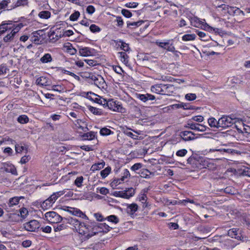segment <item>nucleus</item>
<instances>
[{"label":"nucleus","mask_w":250,"mask_h":250,"mask_svg":"<svg viewBox=\"0 0 250 250\" xmlns=\"http://www.w3.org/2000/svg\"><path fill=\"white\" fill-rule=\"evenodd\" d=\"M156 90V92L162 95H170L174 90V87L172 84H159L155 85L153 87Z\"/></svg>","instance_id":"1"},{"label":"nucleus","mask_w":250,"mask_h":250,"mask_svg":"<svg viewBox=\"0 0 250 250\" xmlns=\"http://www.w3.org/2000/svg\"><path fill=\"white\" fill-rule=\"evenodd\" d=\"M9 26H13L12 28V31L10 33L7 34L4 37L3 40L5 42H10L13 41L16 35V34L20 31V30L23 26L22 23L18 24H15L12 22V24L9 25Z\"/></svg>","instance_id":"2"},{"label":"nucleus","mask_w":250,"mask_h":250,"mask_svg":"<svg viewBox=\"0 0 250 250\" xmlns=\"http://www.w3.org/2000/svg\"><path fill=\"white\" fill-rule=\"evenodd\" d=\"M237 118H232L229 116H223L219 119V124L220 127L227 128L235 124Z\"/></svg>","instance_id":"3"},{"label":"nucleus","mask_w":250,"mask_h":250,"mask_svg":"<svg viewBox=\"0 0 250 250\" xmlns=\"http://www.w3.org/2000/svg\"><path fill=\"white\" fill-rule=\"evenodd\" d=\"M95 228L96 227H95V225H94L92 226L87 225L86 227L84 229V233L81 234V235H84V236L81 238L82 243L84 242L98 233L97 231H95Z\"/></svg>","instance_id":"4"},{"label":"nucleus","mask_w":250,"mask_h":250,"mask_svg":"<svg viewBox=\"0 0 250 250\" xmlns=\"http://www.w3.org/2000/svg\"><path fill=\"white\" fill-rule=\"evenodd\" d=\"M45 218L50 223L57 224L61 221H63L62 218L60 215L56 212L52 211L46 212L45 215Z\"/></svg>","instance_id":"5"},{"label":"nucleus","mask_w":250,"mask_h":250,"mask_svg":"<svg viewBox=\"0 0 250 250\" xmlns=\"http://www.w3.org/2000/svg\"><path fill=\"white\" fill-rule=\"evenodd\" d=\"M196 165L199 168H211L213 164L210 162V160L207 158H199L196 161Z\"/></svg>","instance_id":"6"},{"label":"nucleus","mask_w":250,"mask_h":250,"mask_svg":"<svg viewBox=\"0 0 250 250\" xmlns=\"http://www.w3.org/2000/svg\"><path fill=\"white\" fill-rule=\"evenodd\" d=\"M39 222L36 220H32L23 224L25 229L28 231H35L40 228Z\"/></svg>","instance_id":"7"},{"label":"nucleus","mask_w":250,"mask_h":250,"mask_svg":"<svg viewBox=\"0 0 250 250\" xmlns=\"http://www.w3.org/2000/svg\"><path fill=\"white\" fill-rule=\"evenodd\" d=\"M155 43L159 47L163 49H166L168 51L175 52L176 53L178 52L177 51L175 50V48L174 46L172 45V44L170 43L169 42H161L160 41H157L155 42Z\"/></svg>","instance_id":"8"},{"label":"nucleus","mask_w":250,"mask_h":250,"mask_svg":"<svg viewBox=\"0 0 250 250\" xmlns=\"http://www.w3.org/2000/svg\"><path fill=\"white\" fill-rule=\"evenodd\" d=\"M63 222H66L67 223H69L71 225H72L74 228L73 229H75L76 231H77L80 225L81 224V222L78 220L76 218H73L72 217L69 218H63Z\"/></svg>","instance_id":"9"},{"label":"nucleus","mask_w":250,"mask_h":250,"mask_svg":"<svg viewBox=\"0 0 250 250\" xmlns=\"http://www.w3.org/2000/svg\"><path fill=\"white\" fill-rule=\"evenodd\" d=\"M180 136L185 141L193 140L196 138L195 134L188 131H181L180 133Z\"/></svg>","instance_id":"10"},{"label":"nucleus","mask_w":250,"mask_h":250,"mask_svg":"<svg viewBox=\"0 0 250 250\" xmlns=\"http://www.w3.org/2000/svg\"><path fill=\"white\" fill-rule=\"evenodd\" d=\"M192 130H196L201 132H204L206 130L207 126L202 125L191 123V122L188 123V126Z\"/></svg>","instance_id":"11"},{"label":"nucleus","mask_w":250,"mask_h":250,"mask_svg":"<svg viewBox=\"0 0 250 250\" xmlns=\"http://www.w3.org/2000/svg\"><path fill=\"white\" fill-rule=\"evenodd\" d=\"M89 78L94 81V84L99 87L105 83V81L101 76L99 75L96 76L92 74L90 75Z\"/></svg>","instance_id":"12"},{"label":"nucleus","mask_w":250,"mask_h":250,"mask_svg":"<svg viewBox=\"0 0 250 250\" xmlns=\"http://www.w3.org/2000/svg\"><path fill=\"white\" fill-rule=\"evenodd\" d=\"M95 231L98 232H107L112 229L108 225L105 223H98L97 226H95Z\"/></svg>","instance_id":"13"},{"label":"nucleus","mask_w":250,"mask_h":250,"mask_svg":"<svg viewBox=\"0 0 250 250\" xmlns=\"http://www.w3.org/2000/svg\"><path fill=\"white\" fill-rule=\"evenodd\" d=\"M191 25L198 28H202L206 24L204 21H200L197 17H192L190 19Z\"/></svg>","instance_id":"14"},{"label":"nucleus","mask_w":250,"mask_h":250,"mask_svg":"<svg viewBox=\"0 0 250 250\" xmlns=\"http://www.w3.org/2000/svg\"><path fill=\"white\" fill-rule=\"evenodd\" d=\"M2 169L6 172L11 173L13 175H17V172L15 166L12 164H4Z\"/></svg>","instance_id":"15"},{"label":"nucleus","mask_w":250,"mask_h":250,"mask_svg":"<svg viewBox=\"0 0 250 250\" xmlns=\"http://www.w3.org/2000/svg\"><path fill=\"white\" fill-rule=\"evenodd\" d=\"M137 98L139 99L140 100L144 102H146L148 101H152L155 99L154 96L150 94H139L137 95Z\"/></svg>","instance_id":"16"},{"label":"nucleus","mask_w":250,"mask_h":250,"mask_svg":"<svg viewBox=\"0 0 250 250\" xmlns=\"http://www.w3.org/2000/svg\"><path fill=\"white\" fill-rule=\"evenodd\" d=\"M24 198L23 197H14L9 199L8 202L7 203V205H6V208L8 209V207L11 208L14 207V206L17 205L20 201V199Z\"/></svg>","instance_id":"17"},{"label":"nucleus","mask_w":250,"mask_h":250,"mask_svg":"<svg viewBox=\"0 0 250 250\" xmlns=\"http://www.w3.org/2000/svg\"><path fill=\"white\" fill-rule=\"evenodd\" d=\"M148 189L147 188L143 189L141 192V194L139 196V200L141 201L143 203H144L143 205L144 207H146L147 206V203L146 202V193L148 192Z\"/></svg>","instance_id":"18"},{"label":"nucleus","mask_w":250,"mask_h":250,"mask_svg":"<svg viewBox=\"0 0 250 250\" xmlns=\"http://www.w3.org/2000/svg\"><path fill=\"white\" fill-rule=\"evenodd\" d=\"M138 206L135 203H132L127 206L126 212L130 216H133L135 212L138 210Z\"/></svg>","instance_id":"19"},{"label":"nucleus","mask_w":250,"mask_h":250,"mask_svg":"<svg viewBox=\"0 0 250 250\" xmlns=\"http://www.w3.org/2000/svg\"><path fill=\"white\" fill-rule=\"evenodd\" d=\"M90 94H93L95 96H97V97L95 98L94 99L92 98H90L89 99L93 101L94 102L98 103L100 104L103 105L104 107L105 106L107 101L104 98L98 96L97 95L95 94L94 93L90 92Z\"/></svg>","instance_id":"20"},{"label":"nucleus","mask_w":250,"mask_h":250,"mask_svg":"<svg viewBox=\"0 0 250 250\" xmlns=\"http://www.w3.org/2000/svg\"><path fill=\"white\" fill-rule=\"evenodd\" d=\"M121 193L122 194L121 195L122 198L129 199L133 196L135 193V190L133 188H130L123 191V193Z\"/></svg>","instance_id":"21"},{"label":"nucleus","mask_w":250,"mask_h":250,"mask_svg":"<svg viewBox=\"0 0 250 250\" xmlns=\"http://www.w3.org/2000/svg\"><path fill=\"white\" fill-rule=\"evenodd\" d=\"M79 53L83 56H91L93 54V50L89 47H83L79 49Z\"/></svg>","instance_id":"22"},{"label":"nucleus","mask_w":250,"mask_h":250,"mask_svg":"<svg viewBox=\"0 0 250 250\" xmlns=\"http://www.w3.org/2000/svg\"><path fill=\"white\" fill-rule=\"evenodd\" d=\"M12 24V21H9L8 23H2L0 25V35L4 33L8 30H11L13 26H9V25Z\"/></svg>","instance_id":"23"},{"label":"nucleus","mask_w":250,"mask_h":250,"mask_svg":"<svg viewBox=\"0 0 250 250\" xmlns=\"http://www.w3.org/2000/svg\"><path fill=\"white\" fill-rule=\"evenodd\" d=\"M238 229L236 228H233L230 229L228 231V235L231 238H234L237 239H240V236L238 233Z\"/></svg>","instance_id":"24"},{"label":"nucleus","mask_w":250,"mask_h":250,"mask_svg":"<svg viewBox=\"0 0 250 250\" xmlns=\"http://www.w3.org/2000/svg\"><path fill=\"white\" fill-rule=\"evenodd\" d=\"M172 107L175 108H183L184 109H193L191 106H190L188 104H185L184 103H181L180 104H173Z\"/></svg>","instance_id":"25"},{"label":"nucleus","mask_w":250,"mask_h":250,"mask_svg":"<svg viewBox=\"0 0 250 250\" xmlns=\"http://www.w3.org/2000/svg\"><path fill=\"white\" fill-rule=\"evenodd\" d=\"M96 136V133L93 131H90L86 133H84L82 135L83 140H93Z\"/></svg>","instance_id":"26"},{"label":"nucleus","mask_w":250,"mask_h":250,"mask_svg":"<svg viewBox=\"0 0 250 250\" xmlns=\"http://www.w3.org/2000/svg\"><path fill=\"white\" fill-rule=\"evenodd\" d=\"M117 101H115L113 99H109L107 101L105 107H108L109 109L115 111V108L117 107Z\"/></svg>","instance_id":"27"},{"label":"nucleus","mask_w":250,"mask_h":250,"mask_svg":"<svg viewBox=\"0 0 250 250\" xmlns=\"http://www.w3.org/2000/svg\"><path fill=\"white\" fill-rule=\"evenodd\" d=\"M15 150L17 153H21L22 151L24 150L25 151V152L27 153L28 151V146L24 144H17L15 145Z\"/></svg>","instance_id":"28"},{"label":"nucleus","mask_w":250,"mask_h":250,"mask_svg":"<svg viewBox=\"0 0 250 250\" xmlns=\"http://www.w3.org/2000/svg\"><path fill=\"white\" fill-rule=\"evenodd\" d=\"M208 123L209 125L211 127L219 128L220 125L219 123V120L216 121L214 118H210L208 120Z\"/></svg>","instance_id":"29"},{"label":"nucleus","mask_w":250,"mask_h":250,"mask_svg":"<svg viewBox=\"0 0 250 250\" xmlns=\"http://www.w3.org/2000/svg\"><path fill=\"white\" fill-rule=\"evenodd\" d=\"M104 165L105 163L104 161L101 163H98L97 164H94L91 166L90 170L92 171L98 170L103 168Z\"/></svg>","instance_id":"30"},{"label":"nucleus","mask_w":250,"mask_h":250,"mask_svg":"<svg viewBox=\"0 0 250 250\" xmlns=\"http://www.w3.org/2000/svg\"><path fill=\"white\" fill-rule=\"evenodd\" d=\"M52 61L51 55L49 53L45 54L41 59L40 61L42 63L50 62Z\"/></svg>","instance_id":"31"},{"label":"nucleus","mask_w":250,"mask_h":250,"mask_svg":"<svg viewBox=\"0 0 250 250\" xmlns=\"http://www.w3.org/2000/svg\"><path fill=\"white\" fill-rule=\"evenodd\" d=\"M17 121L21 124H24L29 122V118L26 115H21L18 117Z\"/></svg>","instance_id":"32"},{"label":"nucleus","mask_w":250,"mask_h":250,"mask_svg":"<svg viewBox=\"0 0 250 250\" xmlns=\"http://www.w3.org/2000/svg\"><path fill=\"white\" fill-rule=\"evenodd\" d=\"M36 83L39 85H47V80L46 77H41L37 79Z\"/></svg>","instance_id":"33"},{"label":"nucleus","mask_w":250,"mask_h":250,"mask_svg":"<svg viewBox=\"0 0 250 250\" xmlns=\"http://www.w3.org/2000/svg\"><path fill=\"white\" fill-rule=\"evenodd\" d=\"M58 198V196H57L56 194L53 193L46 200V203L49 202V207H50L53 203H55Z\"/></svg>","instance_id":"34"},{"label":"nucleus","mask_w":250,"mask_h":250,"mask_svg":"<svg viewBox=\"0 0 250 250\" xmlns=\"http://www.w3.org/2000/svg\"><path fill=\"white\" fill-rule=\"evenodd\" d=\"M38 16L42 19H47L50 17L51 13L48 11H42L39 13Z\"/></svg>","instance_id":"35"},{"label":"nucleus","mask_w":250,"mask_h":250,"mask_svg":"<svg viewBox=\"0 0 250 250\" xmlns=\"http://www.w3.org/2000/svg\"><path fill=\"white\" fill-rule=\"evenodd\" d=\"M143 22V21H142L132 22H127V26L128 28H134L140 26Z\"/></svg>","instance_id":"36"},{"label":"nucleus","mask_w":250,"mask_h":250,"mask_svg":"<svg viewBox=\"0 0 250 250\" xmlns=\"http://www.w3.org/2000/svg\"><path fill=\"white\" fill-rule=\"evenodd\" d=\"M111 168L110 167H107L100 172L101 175L103 178H105L110 173Z\"/></svg>","instance_id":"37"},{"label":"nucleus","mask_w":250,"mask_h":250,"mask_svg":"<svg viewBox=\"0 0 250 250\" xmlns=\"http://www.w3.org/2000/svg\"><path fill=\"white\" fill-rule=\"evenodd\" d=\"M118 54H120V56L121 57V61L125 63L126 64L128 63V55L124 52H118Z\"/></svg>","instance_id":"38"},{"label":"nucleus","mask_w":250,"mask_h":250,"mask_svg":"<svg viewBox=\"0 0 250 250\" xmlns=\"http://www.w3.org/2000/svg\"><path fill=\"white\" fill-rule=\"evenodd\" d=\"M89 110L94 114L101 115L102 114V111L101 109L90 106L88 107Z\"/></svg>","instance_id":"39"},{"label":"nucleus","mask_w":250,"mask_h":250,"mask_svg":"<svg viewBox=\"0 0 250 250\" xmlns=\"http://www.w3.org/2000/svg\"><path fill=\"white\" fill-rule=\"evenodd\" d=\"M196 35L192 34H186L182 37V40L184 41H192L195 40Z\"/></svg>","instance_id":"40"},{"label":"nucleus","mask_w":250,"mask_h":250,"mask_svg":"<svg viewBox=\"0 0 250 250\" xmlns=\"http://www.w3.org/2000/svg\"><path fill=\"white\" fill-rule=\"evenodd\" d=\"M118 42L121 43V48L123 50L127 52L129 50L130 48L129 47L128 44L122 40H120Z\"/></svg>","instance_id":"41"},{"label":"nucleus","mask_w":250,"mask_h":250,"mask_svg":"<svg viewBox=\"0 0 250 250\" xmlns=\"http://www.w3.org/2000/svg\"><path fill=\"white\" fill-rule=\"evenodd\" d=\"M198 35L201 38V40L204 41H208L209 36L206 35V34L202 31H197Z\"/></svg>","instance_id":"42"},{"label":"nucleus","mask_w":250,"mask_h":250,"mask_svg":"<svg viewBox=\"0 0 250 250\" xmlns=\"http://www.w3.org/2000/svg\"><path fill=\"white\" fill-rule=\"evenodd\" d=\"M100 133L101 135L106 136L110 135L113 132L111 131L110 129L106 127H104L100 130Z\"/></svg>","instance_id":"43"},{"label":"nucleus","mask_w":250,"mask_h":250,"mask_svg":"<svg viewBox=\"0 0 250 250\" xmlns=\"http://www.w3.org/2000/svg\"><path fill=\"white\" fill-rule=\"evenodd\" d=\"M83 181V176H80L76 178V179L74 181V184L77 187H81L82 186V183Z\"/></svg>","instance_id":"44"},{"label":"nucleus","mask_w":250,"mask_h":250,"mask_svg":"<svg viewBox=\"0 0 250 250\" xmlns=\"http://www.w3.org/2000/svg\"><path fill=\"white\" fill-rule=\"evenodd\" d=\"M107 220L109 222L117 224L119 222L118 218L114 215H110L107 217Z\"/></svg>","instance_id":"45"},{"label":"nucleus","mask_w":250,"mask_h":250,"mask_svg":"<svg viewBox=\"0 0 250 250\" xmlns=\"http://www.w3.org/2000/svg\"><path fill=\"white\" fill-rule=\"evenodd\" d=\"M86 226L87 225L85 223L81 222L77 232L80 234H83V233H84V229L86 227Z\"/></svg>","instance_id":"46"},{"label":"nucleus","mask_w":250,"mask_h":250,"mask_svg":"<svg viewBox=\"0 0 250 250\" xmlns=\"http://www.w3.org/2000/svg\"><path fill=\"white\" fill-rule=\"evenodd\" d=\"M115 111L125 113V109L122 106V105L119 102L117 103V107L115 108Z\"/></svg>","instance_id":"47"},{"label":"nucleus","mask_w":250,"mask_h":250,"mask_svg":"<svg viewBox=\"0 0 250 250\" xmlns=\"http://www.w3.org/2000/svg\"><path fill=\"white\" fill-rule=\"evenodd\" d=\"M80 15V12L78 11H75L74 13L72 14L70 16V20L72 21H76Z\"/></svg>","instance_id":"48"},{"label":"nucleus","mask_w":250,"mask_h":250,"mask_svg":"<svg viewBox=\"0 0 250 250\" xmlns=\"http://www.w3.org/2000/svg\"><path fill=\"white\" fill-rule=\"evenodd\" d=\"M8 70L6 64H0V75L6 74Z\"/></svg>","instance_id":"49"},{"label":"nucleus","mask_w":250,"mask_h":250,"mask_svg":"<svg viewBox=\"0 0 250 250\" xmlns=\"http://www.w3.org/2000/svg\"><path fill=\"white\" fill-rule=\"evenodd\" d=\"M90 30L93 33L99 32L101 31V28L95 24H91L90 26Z\"/></svg>","instance_id":"50"},{"label":"nucleus","mask_w":250,"mask_h":250,"mask_svg":"<svg viewBox=\"0 0 250 250\" xmlns=\"http://www.w3.org/2000/svg\"><path fill=\"white\" fill-rule=\"evenodd\" d=\"M27 4V0H17L15 7H19L20 6H24Z\"/></svg>","instance_id":"51"},{"label":"nucleus","mask_w":250,"mask_h":250,"mask_svg":"<svg viewBox=\"0 0 250 250\" xmlns=\"http://www.w3.org/2000/svg\"><path fill=\"white\" fill-rule=\"evenodd\" d=\"M101 246V244L99 243V242L96 243L95 244H90L87 248L89 249H92L93 250H98L100 249V246Z\"/></svg>","instance_id":"52"},{"label":"nucleus","mask_w":250,"mask_h":250,"mask_svg":"<svg viewBox=\"0 0 250 250\" xmlns=\"http://www.w3.org/2000/svg\"><path fill=\"white\" fill-rule=\"evenodd\" d=\"M20 214L22 218H25L28 214V211L25 208H21L20 209Z\"/></svg>","instance_id":"53"},{"label":"nucleus","mask_w":250,"mask_h":250,"mask_svg":"<svg viewBox=\"0 0 250 250\" xmlns=\"http://www.w3.org/2000/svg\"><path fill=\"white\" fill-rule=\"evenodd\" d=\"M185 98L188 101H192L196 98V95L195 94L188 93L186 95Z\"/></svg>","instance_id":"54"},{"label":"nucleus","mask_w":250,"mask_h":250,"mask_svg":"<svg viewBox=\"0 0 250 250\" xmlns=\"http://www.w3.org/2000/svg\"><path fill=\"white\" fill-rule=\"evenodd\" d=\"M227 152L229 153L231 152V150L230 149H210L209 150V152Z\"/></svg>","instance_id":"55"},{"label":"nucleus","mask_w":250,"mask_h":250,"mask_svg":"<svg viewBox=\"0 0 250 250\" xmlns=\"http://www.w3.org/2000/svg\"><path fill=\"white\" fill-rule=\"evenodd\" d=\"M9 2H10V0H2L0 2V9L5 8Z\"/></svg>","instance_id":"56"},{"label":"nucleus","mask_w":250,"mask_h":250,"mask_svg":"<svg viewBox=\"0 0 250 250\" xmlns=\"http://www.w3.org/2000/svg\"><path fill=\"white\" fill-rule=\"evenodd\" d=\"M121 13L126 18H130L132 15L129 10L125 9H122Z\"/></svg>","instance_id":"57"},{"label":"nucleus","mask_w":250,"mask_h":250,"mask_svg":"<svg viewBox=\"0 0 250 250\" xmlns=\"http://www.w3.org/2000/svg\"><path fill=\"white\" fill-rule=\"evenodd\" d=\"M188 152V151L186 149H182L179 150L176 152V155L180 157L184 156Z\"/></svg>","instance_id":"58"},{"label":"nucleus","mask_w":250,"mask_h":250,"mask_svg":"<svg viewBox=\"0 0 250 250\" xmlns=\"http://www.w3.org/2000/svg\"><path fill=\"white\" fill-rule=\"evenodd\" d=\"M142 166V164L141 163H136L131 167V169L132 171H135L141 168Z\"/></svg>","instance_id":"59"},{"label":"nucleus","mask_w":250,"mask_h":250,"mask_svg":"<svg viewBox=\"0 0 250 250\" xmlns=\"http://www.w3.org/2000/svg\"><path fill=\"white\" fill-rule=\"evenodd\" d=\"M112 67L114 71L117 74H122V73L123 72L122 68L119 66L115 65L113 66Z\"/></svg>","instance_id":"60"},{"label":"nucleus","mask_w":250,"mask_h":250,"mask_svg":"<svg viewBox=\"0 0 250 250\" xmlns=\"http://www.w3.org/2000/svg\"><path fill=\"white\" fill-rule=\"evenodd\" d=\"M86 12L89 14H92L94 13L95 9L92 5H89L86 8Z\"/></svg>","instance_id":"61"},{"label":"nucleus","mask_w":250,"mask_h":250,"mask_svg":"<svg viewBox=\"0 0 250 250\" xmlns=\"http://www.w3.org/2000/svg\"><path fill=\"white\" fill-rule=\"evenodd\" d=\"M138 5V3L137 2H128L125 4V6L128 8H135Z\"/></svg>","instance_id":"62"},{"label":"nucleus","mask_w":250,"mask_h":250,"mask_svg":"<svg viewBox=\"0 0 250 250\" xmlns=\"http://www.w3.org/2000/svg\"><path fill=\"white\" fill-rule=\"evenodd\" d=\"M66 227L63 224H61L60 225H57V226H54V229L55 231H58L62 230L65 229Z\"/></svg>","instance_id":"63"},{"label":"nucleus","mask_w":250,"mask_h":250,"mask_svg":"<svg viewBox=\"0 0 250 250\" xmlns=\"http://www.w3.org/2000/svg\"><path fill=\"white\" fill-rule=\"evenodd\" d=\"M30 159V157L29 155H28V156L25 155L21 158L20 162L22 164H25L26 163L28 162Z\"/></svg>","instance_id":"64"}]
</instances>
